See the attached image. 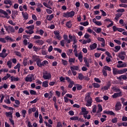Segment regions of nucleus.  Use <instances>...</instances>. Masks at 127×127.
I'll list each match as a JSON object with an SVG mask.
<instances>
[{"mask_svg":"<svg viewBox=\"0 0 127 127\" xmlns=\"http://www.w3.org/2000/svg\"><path fill=\"white\" fill-rule=\"evenodd\" d=\"M111 89L115 92H118L114 93L112 96L113 98H117L118 97H121L123 96V92L120 87H118L117 86H115L111 87Z\"/></svg>","mask_w":127,"mask_h":127,"instance_id":"1","label":"nucleus"},{"mask_svg":"<svg viewBox=\"0 0 127 127\" xmlns=\"http://www.w3.org/2000/svg\"><path fill=\"white\" fill-rule=\"evenodd\" d=\"M90 95V94L88 93V95L86 96L85 98V101L86 102L85 106L87 107H91L93 103L92 98Z\"/></svg>","mask_w":127,"mask_h":127,"instance_id":"2","label":"nucleus"},{"mask_svg":"<svg viewBox=\"0 0 127 127\" xmlns=\"http://www.w3.org/2000/svg\"><path fill=\"white\" fill-rule=\"evenodd\" d=\"M43 78L44 80L50 79L52 78L51 74L47 71L43 72Z\"/></svg>","mask_w":127,"mask_h":127,"instance_id":"3","label":"nucleus"},{"mask_svg":"<svg viewBox=\"0 0 127 127\" xmlns=\"http://www.w3.org/2000/svg\"><path fill=\"white\" fill-rule=\"evenodd\" d=\"M3 14L4 16H0V17H1L4 18H7V19H9L10 18V16H9L8 13L6 12V11H4V10H2V9H0V15Z\"/></svg>","mask_w":127,"mask_h":127,"instance_id":"4","label":"nucleus"},{"mask_svg":"<svg viewBox=\"0 0 127 127\" xmlns=\"http://www.w3.org/2000/svg\"><path fill=\"white\" fill-rule=\"evenodd\" d=\"M70 69L73 75L75 76L77 74V72L75 70H79V66L73 65L72 66H71L70 67Z\"/></svg>","mask_w":127,"mask_h":127,"instance_id":"5","label":"nucleus"},{"mask_svg":"<svg viewBox=\"0 0 127 127\" xmlns=\"http://www.w3.org/2000/svg\"><path fill=\"white\" fill-rule=\"evenodd\" d=\"M107 70L109 71H111V68L109 66H107V65L103 67L102 72L103 75L104 76H108Z\"/></svg>","mask_w":127,"mask_h":127,"instance_id":"6","label":"nucleus"},{"mask_svg":"<svg viewBox=\"0 0 127 127\" xmlns=\"http://www.w3.org/2000/svg\"><path fill=\"white\" fill-rule=\"evenodd\" d=\"M4 27L6 29V31L8 32V33H14L15 31V29L12 26H9L8 27H7V26L4 25Z\"/></svg>","mask_w":127,"mask_h":127,"instance_id":"7","label":"nucleus"},{"mask_svg":"<svg viewBox=\"0 0 127 127\" xmlns=\"http://www.w3.org/2000/svg\"><path fill=\"white\" fill-rule=\"evenodd\" d=\"M122 105L121 102H119L117 103L115 106V110L116 111H119L122 109Z\"/></svg>","mask_w":127,"mask_h":127,"instance_id":"8","label":"nucleus"},{"mask_svg":"<svg viewBox=\"0 0 127 127\" xmlns=\"http://www.w3.org/2000/svg\"><path fill=\"white\" fill-rule=\"evenodd\" d=\"M34 75L33 74H31L27 76V77H26V81L32 82L33 81V78H34Z\"/></svg>","mask_w":127,"mask_h":127,"instance_id":"9","label":"nucleus"},{"mask_svg":"<svg viewBox=\"0 0 127 127\" xmlns=\"http://www.w3.org/2000/svg\"><path fill=\"white\" fill-rule=\"evenodd\" d=\"M126 55V53L125 52H122L120 53L118 57L121 60L124 61L125 59V56Z\"/></svg>","mask_w":127,"mask_h":127,"instance_id":"10","label":"nucleus"},{"mask_svg":"<svg viewBox=\"0 0 127 127\" xmlns=\"http://www.w3.org/2000/svg\"><path fill=\"white\" fill-rule=\"evenodd\" d=\"M54 34L55 35L56 38L60 40H61V36L60 35V31H54Z\"/></svg>","mask_w":127,"mask_h":127,"instance_id":"11","label":"nucleus"},{"mask_svg":"<svg viewBox=\"0 0 127 127\" xmlns=\"http://www.w3.org/2000/svg\"><path fill=\"white\" fill-rule=\"evenodd\" d=\"M103 113L104 114H105L106 115H111V116H115L116 114L114 112H113L112 111H110V110H109V111H103Z\"/></svg>","mask_w":127,"mask_h":127,"instance_id":"12","label":"nucleus"},{"mask_svg":"<svg viewBox=\"0 0 127 127\" xmlns=\"http://www.w3.org/2000/svg\"><path fill=\"white\" fill-rule=\"evenodd\" d=\"M97 40H98V41L102 42V43L101 44V46H102V47H105L106 42H105V40L104 38H101V37H98Z\"/></svg>","mask_w":127,"mask_h":127,"instance_id":"13","label":"nucleus"},{"mask_svg":"<svg viewBox=\"0 0 127 127\" xmlns=\"http://www.w3.org/2000/svg\"><path fill=\"white\" fill-rule=\"evenodd\" d=\"M35 44H38L39 46H42L44 44V41L42 40H37L35 41Z\"/></svg>","mask_w":127,"mask_h":127,"instance_id":"14","label":"nucleus"},{"mask_svg":"<svg viewBox=\"0 0 127 127\" xmlns=\"http://www.w3.org/2000/svg\"><path fill=\"white\" fill-rule=\"evenodd\" d=\"M117 79H118L119 80L122 81V79L124 80H127V75H122L120 77H117Z\"/></svg>","mask_w":127,"mask_h":127,"instance_id":"15","label":"nucleus"},{"mask_svg":"<svg viewBox=\"0 0 127 127\" xmlns=\"http://www.w3.org/2000/svg\"><path fill=\"white\" fill-rule=\"evenodd\" d=\"M18 14V11H12V15H11V17H12V19H14L16 16V15H17Z\"/></svg>","mask_w":127,"mask_h":127,"instance_id":"16","label":"nucleus"},{"mask_svg":"<svg viewBox=\"0 0 127 127\" xmlns=\"http://www.w3.org/2000/svg\"><path fill=\"white\" fill-rule=\"evenodd\" d=\"M22 15H23V17H24V19H25V20H27L28 19L29 15L27 12L25 13L24 12H22Z\"/></svg>","mask_w":127,"mask_h":127,"instance_id":"17","label":"nucleus"},{"mask_svg":"<svg viewBox=\"0 0 127 127\" xmlns=\"http://www.w3.org/2000/svg\"><path fill=\"white\" fill-rule=\"evenodd\" d=\"M83 61L85 63V66H87V67H89L90 64L89 62H88V59L86 57L83 58Z\"/></svg>","mask_w":127,"mask_h":127,"instance_id":"18","label":"nucleus"},{"mask_svg":"<svg viewBox=\"0 0 127 127\" xmlns=\"http://www.w3.org/2000/svg\"><path fill=\"white\" fill-rule=\"evenodd\" d=\"M68 17L72 18L75 15V12L74 11H67Z\"/></svg>","mask_w":127,"mask_h":127,"instance_id":"19","label":"nucleus"},{"mask_svg":"<svg viewBox=\"0 0 127 127\" xmlns=\"http://www.w3.org/2000/svg\"><path fill=\"white\" fill-rule=\"evenodd\" d=\"M127 72V68H124V69H122V70H118V74H124V73H125V72Z\"/></svg>","mask_w":127,"mask_h":127,"instance_id":"20","label":"nucleus"},{"mask_svg":"<svg viewBox=\"0 0 127 127\" xmlns=\"http://www.w3.org/2000/svg\"><path fill=\"white\" fill-rule=\"evenodd\" d=\"M97 47V44L96 43H94L90 46V48L91 50H93L96 49Z\"/></svg>","mask_w":127,"mask_h":127,"instance_id":"21","label":"nucleus"},{"mask_svg":"<svg viewBox=\"0 0 127 127\" xmlns=\"http://www.w3.org/2000/svg\"><path fill=\"white\" fill-rule=\"evenodd\" d=\"M48 83H49V82L47 80L44 81L42 83V87H43L44 88H47L48 87H49Z\"/></svg>","mask_w":127,"mask_h":127,"instance_id":"22","label":"nucleus"},{"mask_svg":"<svg viewBox=\"0 0 127 127\" xmlns=\"http://www.w3.org/2000/svg\"><path fill=\"white\" fill-rule=\"evenodd\" d=\"M98 110L97 111V114H99L100 112H101L103 111V108H102V106L101 105L98 104Z\"/></svg>","mask_w":127,"mask_h":127,"instance_id":"23","label":"nucleus"},{"mask_svg":"<svg viewBox=\"0 0 127 127\" xmlns=\"http://www.w3.org/2000/svg\"><path fill=\"white\" fill-rule=\"evenodd\" d=\"M4 3L5 4H9L10 6L12 5V1L11 0H4Z\"/></svg>","mask_w":127,"mask_h":127,"instance_id":"24","label":"nucleus"},{"mask_svg":"<svg viewBox=\"0 0 127 127\" xmlns=\"http://www.w3.org/2000/svg\"><path fill=\"white\" fill-rule=\"evenodd\" d=\"M37 65L39 67H42L43 66V64L42 62L41 63V60H39V61H37Z\"/></svg>","mask_w":127,"mask_h":127,"instance_id":"25","label":"nucleus"},{"mask_svg":"<svg viewBox=\"0 0 127 127\" xmlns=\"http://www.w3.org/2000/svg\"><path fill=\"white\" fill-rule=\"evenodd\" d=\"M19 78L18 77H14L13 76H11V81H18Z\"/></svg>","mask_w":127,"mask_h":127,"instance_id":"26","label":"nucleus"},{"mask_svg":"<svg viewBox=\"0 0 127 127\" xmlns=\"http://www.w3.org/2000/svg\"><path fill=\"white\" fill-rule=\"evenodd\" d=\"M66 26L68 28H71V27H72L71 22L70 21H68V22H66Z\"/></svg>","mask_w":127,"mask_h":127,"instance_id":"27","label":"nucleus"},{"mask_svg":"<svg viewBox=\"0 0 127 127\" xmlns=\"http://www.w3.org/2000/svg\"><path fill=\"white\" fill-rule=\"evenodd\" d=\"M92 85H93V87L96 88H99L101 86V85L97 83H92Z\"/></svg>","mask_w":127,"mask_h":127,"instance_id":"28","label":"nucleus"},{"mask_svg":"<svg viewBox=\"0 0 127 127\" xmlns=\"http://www.w3.org/2000/svg\"><path fill=\"white\" fill-rule=\"evenodd\" d=\"M78 59L80 63L83 62V55L81 53L78 55Z\"/></svg>","mask_w":127,"mask_h":127,"instance_id":"29","label":"nucleus"},{"mask_svg":"<svg viewBox=\"0 0 127 127\" xmlns=\"http://www.w3.org/2000/svg\"><path fill=\"white\" fill-rule=\"evenodd\" d=\"M63 17L66 18H69L68 13L67 11V12H64V13H63Z\"/></svg>","mask_w":127,"mask_h":127,"instance_id":"30","label":"nucleus"},{"mask_svg":"<svg viewBox=\"0 0 127 127\" xmlns=\"http://www.w3.org/2000/svg\"><path fill=\"white\" fill-rule=\"evenodd\" d=\"M33 59V61L34 62H37L39 61V60H40V59L38 58V57L37 56H33V57L32 58Z\"/></svg>","mask_w":127,"mask_h":127,"instance_id":"31","label":"nucleus"},{"mask_svg":"<svg viewBox=\"0 0 127 127\" xmlns=\"http://www.w3.org/2000/svg\"><path fill=\"white\" fill-rule=\"evenodd\" d=\"M113 73L114 75L118 74V70L116 68H114L113 69Z\"/></svg>","mask_w":127,"mask_h":127,"instance_id":"32","label":"nucleus"},{"mask_svg":"<svg viewBox=\"0 0 127 127\" xmlns=\"http://www.w3.org/2000/svg\"><path fill=\"white\" fill-rule=\"evenodd\" d=\"M54 17V14H51L49 17H47V20L51 21Z\"/></svg>","mask_w":127,"mask_h":127,"instance_id":"33","label":"nucleus"},{"mask_svg":"<svg viewBox=\"0 0 127 127\" xmlns=\"http://www.w3.org/2000/svg\"><path fill=\"white\" fill-rule=\"evenodd\" d=\"M12 62L11 60H9L8 62H7V65H8V67L9 68H11L12 67Z\"/></svg>","mask_w":127,"mask_h":127,"instance_id":"34","label":"nucleus"},{"mask_svg":"<svg viewBox=\"0 0 127 127\" xmlns=\"http://www.w3.org/2000/svg\"><path fill=\"white\" fill-rule=\"evenodd\" d=\"M115 50H114L115 52H118L121 49V47L120 46H117L115 47Z\"/></svg>","mask_w":127,"mask_h":127,"instance_id":"35","label":"nucleus"},{"mask_svg":"<svg viewBox=\"0 0 127 127\" xmlns=\"http://www.w3.org/2000/svg\"><path fill=\"white\" fill-rule=\"evenodd\" d=\"M43 4L46 7L52 9V7H51L50 5H49L48 4H47V3H46V2H43Z\"/></svg>","mask_w":127,"mask_h":127,"instance_id":"36","label":"nucleus"},{"mask_svg":"<svg viewBox=\"0 0 127 127\" xmlns=\"http://www.w3.org/2000/svg\"><path fill=\"white\" fill-rule=\"evenodd\" d=\"M127 66V64L126 63H124V64H120L119 65H117V67H126Z\"/></svg>","mask_w":127,"mask_h":127,"instance_id":"37","label":"nucleus"},{"mask_svg":"<svg viewBox=\"0 0 127 127\" xmlns=\"http://www.w3.org/2000/svg\"><path fill=\"white\" fill-rule=\"evenodd\" d=\"M30 94L32 95H37V93L36 91H34L33 90H30Z\"/></svg>","mask_w":127,"mask_h":127,"instance_id":"38","label":"nucleus"},{"mask_svg":"<svg viewBox=\"0 0 127 127\" xmlns=\"http://www.w3.org/2000/svg\"><path fill=\"white\" fill-rule=\"evenodd\" d=\"M78 77V79L80 80H82L84 79V75L82 73H79Z\"/></svg>","mask_w":127,"mask_h":127,"instance_id":"39","label":"nucleus"},{"mask_svg":"<svg viewBox=\"0 0 127 127\" xmlns=\"http://www.w3.org/2000/svg\"><path fill=\"white\" fill-rule=\"evenodd\" d=\"M76 86L77 88V90L78 91H80L82 89V86L80 84H76Z\"/></svg>","mask_w":127,"mask_h":127,"instance_id":"40","label":"nucleus"},{"mask_svg":"<svg viewBox=\"0 0 127 127\" xmlns=\"http://www.w3.org/2000/svg\"><path fill=\"white\" fill-rule=\"evenodd\" d=\"M6 116L7 117H10L11 118H12V113L9 112H6L5 113Z\"/></svg>","mask_w":127,"mask_h":127,"instance_id":"41","label":"nucleus"},{"mask_svg":"<svg viewBox=\"0 0 127 127\" xmlns=\"http://www.w3.org/2000/svg\"><path fill=\"white\" fill-rule=\"evenodd\" d=\"M26 28L30 30H33L34 29V25H32V26H29L28 27H26Z\"/></svg>","mask_w":127,"mask_h":127,"instance_id":"42","label":"nucleus"},{"mask_svg":"<svg viewBox=\"0 0 127 127\" xmlns=\"http://www.w3.org/2000/svg\"><path fill=\"white\" fill-rule=\"evenodd\" d=\"M38 100H39V98H38V97H37V98H36L35 99V100H33V101H31V102H30V103H31V104L36 103L37 102Z\"/></svg>","mask_w":127,"mask_h":127,"instance_id":"43","label":"nucleus"},{"mask_svg":"<svg viewBox=\"0 0 127 127\" xmlns=\"http://www.w3.org/2000/svg\"><path fill=\"white\" fill-rule=\"evenodd\" d=\"M74 84V82L73 81H71L70 82H69V84L68 85V87L69 88H71L73 87Z\"/></svg>","mask_w":127,"mask_h":127,"instance_id":"44","label":"nucleus"},{"mask_svg":"<svg viewBox=\"0 0 127 127\" xmlns=\"http://www.w3.org/2000/svg\"><path fill=\"white\" fill-rule=\"evenodd\" d=\"M7 54H5V55H4L2 53H0V58H2L4 59L7 56Z\"/></svg>","mask_w":127,"mask_h":127,"instance_id":"45","label":"nucleus"},{"mask_svg":"<svg viewBox=\"0 0 127 127\" xmlns=\"http://www.w3.org/2000/svg\"><path fill=\"white\" fill-rule=\"evenodd\" d=\"M78 117L75 116V117H72L70 118V120L72 121H77L78 120Z\"/></svg>","mask_w":127,"mask_h":127,"instance_id":"46","label":"nucleus"},{"mask_svg":"<svg viewBox=\"0 0 127 127\" xmlns=\"http://www.w3.org/2000/svg\"><path fill=\"white\" fill-rule=\"evenodd\" d=\"M34 33V31L31 30H29L28 31L26 30V33L28 34L31 35Z\"/></svg>","mask_w":127,"mask_h":127,"instance_id":"47","label":"nucleus"},{"mask_svg":"<svg viewBox=\"0 0 127 127\" xmlns=\"http://www.w3.org/2000/svg\"><path fill=\"white\" fill-rule=\"evenodd\" d=\"M72 41H73V45H75L76 43H77V39L76 38V37L74 36V37H73L72 38Z\"/></svg>","mask_w":127,"mask_h":127,"instance_id":"48","label":"nucleus"},{"mask_svg":"<svg viewBox=\"0 0 127 127\" xmlns=\"http://www.w3.org/2000/svg\"><path fill=\"white\" fill-rule=\"evenodd\" d=\"M56 127H63L62 123L61 122H57Z\"/></svg>","mask_w":127,"mask_h":127,"instance_id":"49","label":"nucleus"},{"mask_svg":"<svg viewBox=\"0 0 127 127\" xmlns=\"http://www.w3.org/2000/svg\"><path fill=\"white\" fill-rule=\"evenodd\" d=\"M26 111L25 110H22V116H23V118L26 117Z\"/></svg>","mask_w":127,"mask_h":127,"instance_id":"50","label":"nucleus"},{"mask_svg":"<svg viewBox=\"0 0 127 127\" xmlns=\"http://www.w3.org/2000/svg\"><path fill=\"white\" fill-rule=\"evenodd\" d=\"M46 11L48 14H51L53 12V11L52 10H50V9H46Z\"/></svg>","mask_w":127,"mask_h":127,"instance_id":"51","label":"nucleus"},{"mask_svg":"<svg viewBox=\"0 0 127 127\" xmlns=\"http://www.w3.org/2000/svg\"><path fill=\"white\" fill-rule=\"evenodd\" d=\"M62 63L64 65H67V62L66 61H64V60H62Z\"/></svg>","mask_w":127,"mask_h":127,"instance_id":"52","label":"nucleus"},{"mask_svg":"<svg viewBox=\"0 0 127 127\" xmlns=\"http://www.w3.org/2000/svg\"><path fill=\"white\" fill-rule=\"evenodd\" d=\"M118 119L117 118H114V119H113L112 120V122L113 123H116L118 122Z\"/></svg>","mask_w":127,"mask_h":127,"instance_id":"53","label":"nucleus"},{"mask_svg":"<svg viewBox=\"0 0 127 127\" xmlns=\"http://www.w3.org/2000/svg\"><path fill=\"white\" fill-rule=\"evenodd\" d=\"M24 31L23 28H19V31H18V34L22 33Z\"/></svg>","mask_w":127,"mask_h":127,"instance_id":"54","label":"nucleus"},{"mask_svg":"<svg viewBox=\"0 0 127 127\" xmlns=\"http://www.w3.org/2000/svg\"><path fill=\"white\" fill-rule=\"evenodd\" d=\"M15 54H16V56L21 57V54L19 52L15 51Z\"/></svg>","mask_w":127,"mask_h":127,"instance_id":"55","label":"nucleus"},{"mask_svg":"<svg viewBox=\"0 0 127 127\" xmlns=\"http://www.w3.org/2000/svg\"><path fill=\"white\" fill-rule=\"evenodd\" d=\"M95 100L96 101V102H98V103L102 102V100H100V97H96V98H95Z\"/></svg>","mask_w":127,"mask_h":127,"instance_id":"56","label":"nucleus"},{"mask_svg":"<svg viewBox=\"0 0 127 127\" xmlns=\"http://www.w3.org/2000/svg\"><path fill=\"white\" fill-rule=\"evenodd\" d=\"M75 61V59H72V58L68 59L69 62L71 63H74Z\"/></svg>","mask_w":127,"mask_h":127,"instance_id":"57","label":"nucleus"},{"mask_svg":"<svg viewBox=\"0 0 127 127\" xmlns=\"http://www.w3.org/2000/svg\"><path fill=\"white\" fill-rule=\"evenodd\" d=\"M33 49H34V51L36 52H37L40 51V49L36 47V46L33 47Z\"/></svg>","mask_w":127,"mask_h":127,"instance_id":"58","label":"nucleus"},{"mask_svg":"<svg viewBox=\"0 0 127 127\" xmlns=\"http://www.w3.org/2000/svg\"><path fill=\"white\" fill-rule=\"evenodd\" d=\"M119 6L120 7L127 8V4H120Z\"/></svg>","mask_w":127,"mask_h":127,"instance_id":"59","label":"nucleus"},{"mask_svg":"<svg viewBox=\"0 0 127 127\" xmlns=\"http://www.w3.org/2000/svg\"><path fill=\"white\" fill-rule=\"evenodd\" d=\"M114 41L115 43H117L119 45H120L122 44V43H121V42L120 40H114Z\"/></svg>","mask_w":127,"mask_h":127,"instance_id":"60","label":"nucleus"},{"mask_svg":"<svg viewBox=\"0 0 127 127\" xmlns=\"http://www.w3.org/2000/svg\"><path fill=\"white\" fill-rule=\"evenodd\" d=\"M41 38V37L40 36H37V35H35V36H34V39L35 40H40Z\"/></svg>","mask_w":127,"mask_h":127,"instance_id":"61","label":"nucleus"},{"mask_svg":"<svg viewBox=\"0 0 127 127\" xmlns=\"http://www.w3.org/2000/svg\"><path fill=\"white\" fill-rule=\"evenodd\" d=\"M46 58H47L49 59H51V60H54V57L53 56L47 55V56H46Z\"/></svg>","mask_w":127,"mask_h":127,"instance_id":"62","label":"nucleus"},{"mask_svg":"<svg viewBox=\"0 0 127 127\" xmlns=\"http://www.w3.org/2000/svg\"><path fill=\"white\" fill-rule=\"evenodd\" d=\"M0 42L3 43H6V41L5 38H0Z\"/></svg>","mask_w":127,"mask_h":127,"instance_id":"63","label":"nucleus"},{"mask_svg":"<svg viewBox=\"0 0 127 127\" xmlns=\"http://www.w3.org/2000/svg\"><path fill=\"white\" fill-rule=\"evenodd\" d=\"M122 120L123 122H127V117L123 116Z\"/></svg>","mask_w":127,"mask_h":127,"instance_id":"64","label":"nucleus"}]
</instances>
